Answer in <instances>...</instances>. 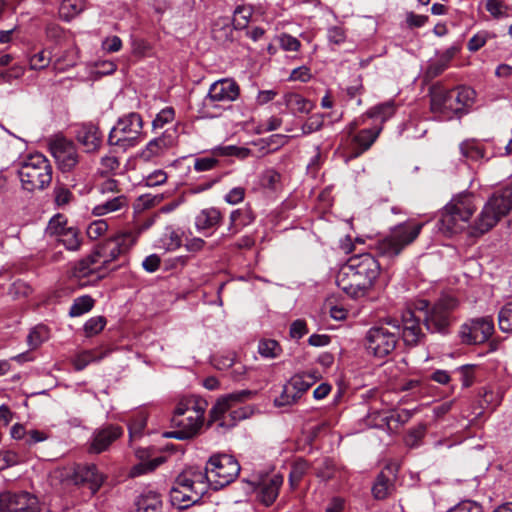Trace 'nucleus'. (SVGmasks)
<instances>
[{
	"label": "nucleus",
	"mask_w": 512,
	"mask_h": 512,
	"mask_svg": "<svg viewBox=\"0 0 512 512\" xmlns=\"http://www.w3.org/2000/svg\"><path fill=\"white\" fill-rule=\"evenodd\" d=\"M491 37V35L487 31H480L476 33L469 41H468V49L470 51H477L481 47H483L487 40Z\"/></svg>",
	"instance_id": "nucleus-61"
},
{
	"label": "nucleus",
	"mask_w": 512,
	"mask_h": 512,
	"mask_svg": "<svg viewBox=\"0 0 512 512\" xmlns=\"http://www.w3.org/2000/svg\"><path fill=\"white\" fill-rule=\"evenodd\" d=\"M253 15V8L249 5H240L234 10L231 20L236 30L245 29Z\"/></svg>",
	"instance_id": "nucleus-34"
},
{
	"label": "nucleus",
	"mask_w": 512,
	"mask_h": 512,
	"mask_svg": "<svg viewBox=\"0 0 512 512\" xmlns=\"http://www.w3.org/2000/svg\"><path fill=\"white\" fill-rule=\"evenodd\" d=\"M486 10L495 18H500L507 15L508 7L501 0H487Z\"/></svg>",
	"instance_id": "nucleus-55"
},
{
	"label": "nucleus",
	"mask_w": 512,
	"mask_h": 512,
	"mask_svg": "<svg viewBox=\"0 0 512 512\" xmlns=\"http://www.w3.org/2000/svg\"><path fill=\"white\" fill-rule=\"evenodd\" d=\"M308 469L309 464L306 460L298 459L294 462L289 473V484L292 489H295L299 485Z\"/></svg>",
	"instance_id": "nucleus-38"
},
{
	"label": "nucleus",
	"mask_w": 512,
	"mask_h": 512,
	"mask_svg": "<svg viewBox=\"0 0 512 512\" xmlns=\"http://www.w3.org/2000/svg\"><path fill=\"white\" fill-rule=\"evenodd\" d=\"M475 210L474 196L471 193H461L444 207L440 222L446 230L457 232L463 228V224L470 219Z\"/></svg>",
	"instance_id": "nucleus-9"
},
{
	"label": "nucleus",
	"mask_w": 512,
	"mask_h": 512,
	"mask_svg": "<svg viewBox=\"0 0 512 512\" xmlns=\"http://www.w3.org/2000/svg\"><path fill=\"white\" fill-rule=\"evenodd\" d=\"M278 104L285 105L292 114L302 113L308 114L315 107L314 103L309 99L304 98L300 94L289 92L286 93L281 102Z\"/></svg>",
	"instance_id": "nucleus-26"
},
{
	"label": "nucleus",
	"mask_w": 512,
	"mask_h": 512,
	"mask_svg": "<svg viewBox=\"0 0 512 512\" xmlns=\"http://www.w3.org/2000/svg\"><path fill=\"white\" fill-rule=\"evenodd\" d=\"M288 382L292 386L294 393L300 397L312 386L301 373L292 376Z\"/></svg>",
	"instance_id": "nucleus-54"
},
{
	"label": "nucleus",
	"mask_w": 512,
	"mask_h": 512,
	"mask_svg": "<svg viewBox=\"0 0 512 512\" xmlns=\"http://www.w3.org/2000/svg\"><path fill=\"white\" fill-rule=\"evenodd\" d=\"M278 44L285 51H297L300 47V41L289 35V34H281L277 37Z\"/></svg>",
	"instance_id": "nucleus-59"
},
{
	"label": "nucleus",
	"mask_w": 512,
	"mask_h": 512,
	"mask_svg": "<svg viewBox=\"0 0 512 512\" xmlns=\"http://www.w3.org/2000/svg\"><path fill=\"white\" fill-rule=\"evenodd\" d=\"M128 208V200L124 195L114 197L113 199L107 200L102 204L96 205L92 213L95 216H104L108 213L116 212L122 209Z\"/></svg>",
	"instance_id": "nucleus-33"
},
{
	"label": "nucleus",
	"mask_w": 512,
	"mask_h": 512,
	"mask_svg": "<svg viewBox=\"0 0 512 512\" xmlns=\"http://www.w3.org/2000/svg\"><path fill=\"white\" fill-rule=\"evenodd\" d=\"M175 112L171 107L162 109L152 122L153 129L163 128L165 124L171 123L174 120Z\"/></svg>",
	"instance_id": "nucleus-52"
},
{
	"label": "nucleus",
	"mask_w": 512,
	"mask_h": 512,
	"mask_svg": "<svg viewBox=\"0 0 512 512\" xmlns=\"http://www.w3.org/2000/svg\"><path fill=\"white\" fill-rule=\"evenodd\" d=\"M103 355H96L94 351H83L75 356L73 365L75 370L81 371L90 363L100 361Z\"/></svg>",
	"instance_id": "nucleus-48"
},
{
	"label": "nucleus",
	"mask_w": 512,
	"mask_h": 512,
	"mask_svg": "<svg viewBox=\"0 0 512 512\" xmlns=\"http://www.w3.org/2000/svg\"><path fill=\"white\" fill-rule=\"evenodd\" d=\"M62 475L74 485L88 486L92 494H95L104 481L95 464L77 465L73 470L65 471Z\"/></svg>",
	"instance_id": "nucleus-17"
},
{
	"label": "nucleus",
	"mask_w": 512,
	"mask_h": 512,
	"mask_svg": "<svg viewBox=\"0 0 512 512\" xmlns=\"http://www.w3.org/2000/svg\"><path fill=\"white\" fill-rule=\"evenodd\" d=\"M106 325V319L103 316L92 317L86 321L84 331L87 336L96 335L101 332Z\"/></svg>",
	"instance_id": "nucleus-51"
},
{
	"label": "nucleus",
	"mask_w": 512,
	"mask_h": 512,
	"mask_svg": "<svg viewBox=\"0 0 512 512\" xmlns=\"http://www.w3.org/2000/svg\"><path fill=\"white\" fill-rule=\"evenodd\" d=\"M49 337L46 326L38 325L34 327L27 336V343L31 349H36Z\"/></svg>",
	"instance_id": "nucleus-43"
},
{
	"label": "nucleus",
	"mask_w": 512,
	"mask_h": 512,
	"mask_svg": "<svg viewBox=\"0 0 512 512\" xmlns=\"http://www.w3.org/2000/svg\"><path fill=\"white\" fill-rule=\"evenodd\" d=\"M204 412L205 409L200 407L197 410H189V413L183 417L173 416L171 420L172 425L178 429L166 432L164 436L179 440H186L194 437L202 425Z\"/></svg>",
	"instance_id": "nucleus-15"
},
{
	"label": "nucleus",
	"mask_w": 512,
	"mask_h": 512,
	"mask_svg": "<svg viewBox=\"0 0 512 512\" xmlns=\"http://www.w3.org/2000/svg\"><path fill=\"white\" fill-rule=\"evenodd\" d=\"M324 124V117L322 114H314L312 115L303 125H302V133L304 135L311 134L313 132L319 131Z\"/></svg>",
	"instance_id": "nucleus-53"
},
{
	"label": "nucleus",
	"mask_w": 512,
	"mask_h": 512,
	"mask_svg": "<svg viewBox=\"0 0 512 512\" xmlns=\"http://www.w3.org/2000/svg\"><path fill=\"white\" fill-rule=\"evenodd\" d=\"M222 215L216 208L203 209L195 218V225L198 230H206L220 224Z\"/></svg>",
	"instance_id": "nucleus-30"
},
{
	"label": "nucleus",
	"mask_w": 512,
	"mask_h": 512,
	"mask_svg": "<svg viewBox=\"0 0 512 512\" xmlns=\"http://www.w3.org/2000/svg\"><path fill=\"white\" fill-rule=\"evenodd\" d=\"M251 390L235 391L220 398L210 410L211 421H220V427H233L240 419L245 418L242 410L229 411L233 404L244 402L253 396Z\"/></svg>",
	"instance_id": "nucleus-11"
},
{
	"label": "nucleus",
	"mask_w": 512,
	"mask_h": 512,
	"mask_svg": "<svg viewBox=\"0 0 512 512\" xmlns=\"http://www.w3.org/2000/svg\"><path fill=\"white\" fill-rule=\"evenodd\" d=\"M160 241L167 251H174L178 249L182 242L180 235L172 227H166Z\"/></svg>",
	"instance_id": "nucleus-44"
},
{
	"label": "nucleus",
	"mask_w": 512,
	"mask_h": 512,
	"mask_svg": "<svg viewBox=\"0 0 512 512\" xmlns=\"http://www.w3.org/2000/svg\"><path fill=\"white\" fill-rule=\"evenodd\" d=\"M200 407L193 399L182 400L177 404L173 416L183 417L189 413V410H197Z\"/></svg>",
	"instance_id": "nucleus-60"
},
{
	"label": "nucleus",
	"mask_w": 512,
	"mask_h": 512,
	"mask_svg": "<svg viewBox=\"0 0 512 512\" xmlns=\"http://www.w3.org/2000/svg\"><path fill=\"white\" fill-rule=\"evenodd\" d=\"M388 326L386 323L375 325L366 332L365 347L375 357L383 358L396 348L398 333Z\"/></svg>",
	"instance_id": "nucleus-14"
},
{
	"label": "nucleus",
	"mask_w": 512,
	"mask_h": 512,
	"mask_svg": "<svg viewBox=\"0 0 512 512\" xmlns=\"http://www.w3.org/2000/svg\"><path fill=\"white\" fill-rule=\"evenodd\" d=\"M423 224L402 223L393 227L389 234L376 243L377 253L394 259L419 236Z\"/></svg>",
	"instance_id": "nucleus-7"
},
{
	"label": "nucleus",
	"mask_w": 512,
	"mask_h": 512,
	"mask_svg": "<svg viewBox=\"0 0 512 512\" xmlns=\"http://www.w3.org/2000/svg\"><path fill=\"white\" fill-rule=\"evenodd\" d=\"M412 417V412L407 409H402L400 411H393L390 415L386 416L383 420L387 423L388 426L391 423L396 424H405Z\"/></svg>",
	"instance_id": "nucleus-56"
},
{
	"label": "nucleus",
	"mask_w": 512,
	"mask_h": 512,
	"mask_svg": "<svg viewBox=\"0 0 512 512\" xmlns=\"http://www.w3.org/2000/svg\"><path fill=\"white\" fill-rule=\"evenodd\" d=\"M312 77L308 66H298L290 74V81L307 82Z\"/></svg>",
	"instance_id": "nucleus-64"
},
{
	"label": "nucleus",
	"mask_w": 512,
	"mask_h": 512,
	"mask_svg": "<svg viewBox=\"0 0 512 512\" xmlns=\"http://www.w3.org/2000/svg\"><path fill=\"white\" fill-rule=\"evenodd\" d=\"M135 506L134 512H161L162 500L157 492L148 490L138 496Z\"/></svg>",
	"instance_id": "nucleus-27"
},
{
	"label": "nucleus",
	"mask_w": 512,
	"mask_h": 512,
	"mask_svg": "<svg viewBox=\"0 0 512 512\" xmlns=\"http://www.w3.org/2000/svg\"><path fill=\"white\" fill-rule=\"evenodd\" d=\"M96 264H100L96 253L93 252L88 257L78 261L71 270V276L75 278H84L94 273L99 267Z\"/></svg>",
	"instance_id": "nucleus-32"
},
{
	"label": "nucleus",
	"mask_w": 512,
	"mask_h": 512,
	"mask_svg": "<svg viewBox=\"0 0 512 512\" xmlns=\"http://www.w3.org/2000/svg\"><path fill=\"white\" fill-rule=\"evenodd\" d=\"M421 322L423 323V317L416 311V304L414 309L403 312L401 321L394 318L386 319V324L394 329L396 333L399 334L401 329V337L407 346H417L426 338L422 331Z\"/></svg>",
	"instance_id": "nucleus-13"
},
{
	"label": "nucleus",
	"mask_w": 512,
	"mask_h": 512,
	"mask_svg": "<svg viewBox=\"0 0 512 512\" xmlns=\"http://www.w3.org/2000/svg\"><path fill=\"white\" fill-rule=\"evenodd\" d=\"M218 164L215 157L197 158L194 162V169L198 172L209 171L214 169Z\"/></svg>",
	"instance_id": "nucleus-62"
},
{
	"label": "nucleus",
	"mask_w": 512,
	"mask_h": 512,
	"mask_svg": "<svg viewBox=\"0 0 512 512\" xmlns=\"http://www.w3.org/2000/svg\"><path fill=\"white\" fill-rule=\"evenodd\" d=\"M0 512H39V501L28 492L0 494Z\"/></svg>",
	"instance_id": "nucleus-18"
},
{
	"label": "nucleus",
	"mask_w": 512,
	"mask_h": 512,
	"mask_svg": "<svg viewBox=\"0 0 512 512\" xmlns=\"http://www.w3.org/2000/svg\"><path fill=\"white\" fill-rule=\"evenodd\" d=\"M22 66H0V83L10 82L12 78H17L22 73Z\"/></svg>",
	"instance_id": "nucleus-63"
},
{
	"label": "nucleus",
	"mask_w": 512,
	"mask_h": 512,
	"mask_svg": "<svg viewBox=\"0 0 512 512\" xmlns=\"http://www.w3.org/2000/svg\"><path fill=\"white\" fill-rule=\"evenodd\" d=\"M258 352L265 358H276L281 353L279 343L272 339H262L258 344Z\"/></svg>",
	"instance_id": "nucleus-41"
},
{
	"label": "nucleus",
	"mask_w": 512,
	"mask_h": 512,
	"mask_svg": "<svg viewBox=\"0 0 512 512\" xmlns=\"http://www.w3.org/2000/svg\"><path fill=\"white\" fill-rule=\"evenodd\" d=\"M143 129L142 117L131 112L119 118L117 124L111 129L108 136V144L123 149L135 146Z\"/></svg>",
	"instance_id": "nucleus-10"
},
{
	"label": "nucleus",
	"mask_w": 512,
	"mask_h": 512,
	"mask_svg": "<svg viewBox=\"0 0 512 512\" xmlns=\"http://www.w3.org/2000/svg\"><path fill=\"white\" fill-rule=\"evenodd\" d=\"M461 154L471 160L482 159L485 155L484 149L475 140H466L460 144Z\"/></svg>",
	"instance_id": "nucleus-39"
},
{
	"label": "nucleus",
	"mask_w": 512,
	"mask_h": 512,
	"mask_svg": "<svg viewBox=\"0 0 512 512\" xmlns=\"http://www.w3.org/2000/svg\"><path fill=\"white\" fill-rule=\"evenodd\" d=\"M498 324L502 332L512 333V301L506 303L498 313Z\"/></svg>",
	"instance_id": "nucleus-45"
},
{
	"label": "nucleus",
	"mask_w": 512,
	"mask_h": 512,
	"mask_svg": "<svg viewBox=\"0 0 512 512\" xmlns=\"http://www.w3.org/2000/svg\"><path fill=\"white\" fill-rule=\"evenodd\" d=\"M54 203L57 207L62 208L68 205L74 198L73 193L64 184H56L53 190Z\"/></svg>",
	"instance_id": "nucleus-47"
},
{
	"label": "nucleus",
	"mask_w": 512,
	"mask_h": 512,
	"mask_svg": "<svg viewBox=\"0 0 512 512\" xmlns=\"http://www.w3.org/2000/svg\"><path fill=\"white\" fill-rule=\"evenodd\" d=\"M512 209V184L494 193L471 226V234L480 236L492 229Z\"/></svg>",
	"instance_id": "nucleus-6"
},
{
	"label": "nucleus",
	"mask_w": 512,
	"mask_h": 512,
	"mask_svg": "<svg viewBox=\"0 0 512 512\" xmlns=\"http://www.w3.org/2000/svg\"><path fill=\"white\" fill-rule=\"evenodd\" d=\"M18 176L23 190L30 193L41 192L52 182L53 167L43 154H30L20 163Z\"/></svg>",
	"instance_id": "nucleus-5"
},
{
	"label": "nucleus",
	"mask_w": 512,
	"mask_h": 512,
	"mask_svg": "<svg viewBox=\"0 0 512 512\" xmlns=\"http://www.w3.org/2000/svg\"><path fill=\"white\" fill-rule=\"evenodd\" d=\"M446 512H483V507L476 501L465 500L450 508Z\"/></svg>",
	"instance_id": "nucleus-57"
},
{
	"label": "nucleus",
	"mask_w": 512,
	"mask_h": 512,
	"mask_svg": "<svg viewBox=\"0 0 512 512\" xmlns=\"http://www.w3.org/2000/svg\"><path fill=\"white\" fill-rule=\"evenodd\" d=\"M94 306V299L89 295H83L77 297L70 309L69 316L70 317H79L87 312H89Z\"/></svg>",
	"instance_id": "nucleus-35"
},
{
	"label": "nucleus",
	"mask_w": 512,
	"mask_h": 512,
	"mask_svg": "<svg viewBox=\"0 0 512 512\" xmlns=\"http://www.w3.org/2000/svg\"><path fill=\"white\" fill-rule=\"evenodd\" d=\"M123 429L120 426L108 425L101 429H97L93 433L89 451L99 454L109 448V446L121 437Z\"/></svg>",
	"instance_id": "nucleus-22"
},
{
	"label": "nucleus",
	"mask_w": 512,
	"mask_h": 512,
	"mask_svg": "<svg viewBox=\"0 0 512 512\" xmlns=\"http://www.w3.org/2000/svg\"><path fill=\"white\" fill-rule=\"evenodd\" d=\"M146 424L147 417L143 412L135 414L128 425L130 439L132 440L141 437Z\"/></svg>",
	"instance_id": "nucleus-42"
},
{
	"label": "nucleus",
	"mask_w": 512,
	"mask_h": 512,
	"mask_svg": "<svg viewBox=\"0 0 512 512\" xmlns=\"http://www.w3.org/2000/svg\"><path fill=\"white\" fill-rule=\"evenodd\" d=\"M234 29L229 17H219L213 21L211 35L217 43L225 45L233 41Z\"/></svg>",
	"instance_id": "nucleus-25"
},
{
	"label": "nucleus",
	"mask_w": 512,
	"mask_h": 512,
	"mask_svg": "<svg viewBox=\"0 0 512 512\" xmlns=\"http://www.w3.org/2000/svg\"><path fill=\"white\" fill-rule=\"evenodd\" d=\"M204 478L197 467L185 469L177 476L170 489L171 504L179 509H185L200 501L208 490V485L203 482Z\"/></svg>",
	"instance_id": "nucleus-4"
},
{
	"label": "nucleus",
	"mask_w": 512,
	"mask_h": 512,
	"mask_svg": "<svg viewBox=\"0 0 512 512\" xmlns=\"http://www.w3.org/2000/svg\"><path fill=\"white\" fill-rule=\"evenodd\" d=\"M239 95L238 85L230 79H221L214 82L209 89L205 104L213 105L216 102H231Z\"/></svg>",
	"instance_id": "nucleus-20"
},
{
	"label": "nucleus",
	"mask_w": 512,
	"mask_h": 512,
	"mask_svg": "<svg viewBox=\"0 0 512 512\" xmlns=\"http://www.w3.org/2000/svg\"><path fill=\"white\" fill-rule=\"evenodd\" d=\"M380 274V264L370 253L351 256L340 268L336 283L349 297L359 299L369 294Z\"/></svg>",
	"instance_id": "nucleus-1"
},
{
	"label": "nucleus",
	"mask_w": 512,
	"mask_h": 512,
	"mask_svg": "<svg viewBox=\"0 0 512 512\" xmlns=\"http://www.w3.org/2000/svg\"><path fill=\"white\" fill-rule=\"evenodd\" d=\"M282 484L283 477L279 474L273 475L268 481L264 482L259 491L261 502L266 506L271 505L276 500Z\"/></svg>",
	"instance_id": "nucleus-28"
},
{
	"label": "nucleus",
	"mask_w": 512,
	"mask_h": 512,
	"mask_svg": "<svg viewBox=\"0 0 512 512\" xmlns=\"http://www.w3.org/2000/svg\"><path fill=\"white\" fill-rule=\"evenodd\" d=\"M461 338L466 344H481L494 333V322L489 316L471 320L461 327Z\"/></svg>",
	"instance_id": "nucleus-19"
},
{
	"label": "nucleus",
	"mask_w": 512,
	"mask_h": 512,
	"mask_svg": "<svg viewBox=\"0 0 512 512\" xmlns=\"http://www.w3.org/2000/svg\"><path fill=\"white\" fill-rule=\"evenodd\" d=\"M240 472L238 461L230 455L219 454L209 458L205 470L201 474L205 477L203 482L212 486L215 490L220 489L235 480Z\"/></svg>",
	"instance_id": "nucleus-8"
},
{
	"label": "nucleus",
	"mask_w": 512,
	"mask_h": 512,
	"mask_svg": "<svg viewBox=\"0 0 512 512\" xmlns=\"http://www.w3.org/2000/svg\"><path fill=\"white\" fill-rule=\"evenodd\" d=\"M255 216L250 208L236 209L230 214V223L228 231L230 235L237 234L242 228L250 225Z\"/></svg>",
	"instance_id": "nucleus-29"
},
{
	"label": "nucleus",
	"mask_w": 512,
	"mask_h": 512,
	"mask_svg": "<svg viewBox=\"0 0 512 512\" xmlns=\"http://www.w3.org/2000/svg\"><path fill=\"white\" fill-rule=\"evenodd\" d=\"M430 109L445 118L466 113L475 101L476 92L466 86L445 90L440 83H435L429 88Z\"/></svg>",
	"instance_id": "nucleus-2"
},
{
	"label": "nucleus",
	"mask_w": 512,
	"mask_h": 512,
	"mask_svg": "<svg viewBox=\"0 0 512 512\" xmlns=\"http://www.w3.org/2000/svg\"><path fill=\"white\" fill-rule=\"evenodd\" d=\"M108 230V224L105 220H96L87 227V235L90 239H97L104 235Z\"/></svg>",
	"instance_id": "nucleus-58"
},
{
	"label": "nucleus",
	"mask_w": 512,
	"mask_h": 512,
	"mask_svg": "<svg viewBox=\"0 0 512 512\" xmlns=\"http://www.w3.org/2000/svg\"><path fill=\"white\" fill-rule=\"evenodd\" d=\"M59 242H61L68 250H78L81 244L79 237V230L75 227H68L63 233L58 236Z\"/></svg>",
	"instance_id": "nucleus-37"
},
{
	"label": "nucleus",
	"mask_w": 512,
	"mask_h": 512,
	"mask_svg": "<svg viewBox=\"0 0 512 512\" xmlns=\"http://www.w3.org/2000/svg\"><path fill=\"white\" fill-rule=\"evenodd\" d=\"M76 138L85 147L86 152L97 151L102 143V133L93 123L79 125L76 130Z\"/></svg>",
	"instance_id": "nucleus-23"
},
{
	"label": "nucleus",
	"mask_w": 512,
	"mask_h": 512,
	"mask_svg": "<svg viewBox=\"0 0 512 512\" xmlns=\"http://www.w3.org/2000/svg\"><path fill=\"white\" fill-rule=\"evenodd\" d=\"M300 399V396L294 393L292 386L287 382L283 386L282 393L279 397L275 398L274 404L277 407L289 406L296 403Z\"/></svg>",
	"instance_id": "nucleus-49"
},
{
	"label": "nucleus",
	"mask_w": 512,
	"mask_h": 512,
	"mask_svg": "<svg viewBox=\"0 0 512 512\" xmlns=\"http://www.w3.org/2000/svg\"><path fill=\"white\" fill-rule=\"evenodd\" d=\"M176 142L174 130H165L161 136L152 139L146 147L141 151L140 158L148 162L154 157L162 155L167 149L172 147Z\"/></svg>",
	"instance_id": "nucleus-21"
},
{
	"label": "nucleus",
	"mask_w": 512,
	"mask_h": 512,
	"mask_svg": "<svg viewBox=\"0 0 512 512\" xmlns=\"http://www.w3.org/2000/svg\"><path fill=\"white\" fill-rule=\"evenodd\" d=\"M212 153L216 156H235L239 159H245L251 154V150L245 147L229 145L216 147Z\"/></svg>",
	"instance_id": "nucleus-40"
},
{
	"label": "nucleus",
	"mask_w": 512,
	"mask_h": 512,
	"mask_svg": "<svg viewBox=\"0 0 512 512\" xmlns=\"http://www.w3.org/2000/svg\"><path fill=\"white\" fill-rule=\"evenodd\" d=\"M66 223L67 220L65 216L62 214H57L54 217H52L49 221L48 226L46 228V233L51 236L58 237L61 233L68 229V227H66Z\"/></svg>",
	"instance_id": "nucleus-50"
},
{
	"label": "nucleus",
	"mask_w": 512,
	"mask_h": 512,
	"mask_svg": "<svg viewBox=\"0 0 512 512\" xmlns=\"http://www.w3.org/2000/svg\"><path fill=\"white\" fill-rule=\"evenodd\" d=\"M49 149L63 173L72 171L78 165L79 154L72 141L58 137L50 142Z\"/></svg>",
	"instance_id": "nucleus-16"
},
{
	"label": "nucleus",
	"mask_w": 512,
	"mask_h": 512,
	"mask_svg": "<svg viewBox=\"0 0 512 512\" xmlns=\"http://www.w3.org/2000/svg\"><path fill=\"white\" fill-rule=\"evenodd\" d=\"M381 128L362 129L357 132L351 141L350 159L358 158L365 151L370 149L380 134Z\"/></svg>",
	"instance_id": "nucleus-24"
},
{
	"label": "nucleus",
	"mask_w": 512,
	"mask_h": 512,
	"mask_svg": "<svg viewBox=\"0 0 512 512\" xmlns=\"http://www.w3.org/2000/svg\"><path fill=\"white\" fill-rule=\"evenodd\" d=\"M84 9L82 0H63L60 5L59 13L60 16L69 21L77 16Z\"/></svg>",
	"instance_id": "nucleus-36"
},
{
	"label": "nucleus",
	"mask_w": 512,
	"mask_h": 512,
	"mask_svg": "<svg viewBox=\"0 0 512 512\" xmlns=\"http://www.w3.org/2000/svg\"><path fill=\"white\" fill-rule=\"evenodd\" d=\"M394 490V482L393 480L385 474L384 471H381L372 486V495L376 500H384L386 499Z\"/></svg>",
	"instance_id": "nucleus-31"
},
{
	"label": "nucleus",
	"mask_w": 512,
	"mask_h": 512,
	"mask_svg": "<svg viewBox=\"0 0 512 512\" xmlns=\"http://www.w3.org/2000/svg\"><path fill=\"white\" fill-rule=\"evenodd\" d=\"M394 113L395 105L392 101H389L371 108L368 112V115L372 118L380 119L381 122H384Z\"/></svg>",
	"instance_id": "nucleus-46"
},
{
	"label": "nucleus",
	"mask_w": 512,
	"mask_h": 512,
	"mask_svg": "<svg viewBox=\"0 0 512 512\" xmlns=\"http://www.w3.org/2000/svg\"><path fill=\"white\" fill-rule=\"evenodd\" d=\"M139 232H121L100 243L94 252L100 261L99 267H107L109 263L126 254L136 243Z\"/></svg>",
	"instance_id": "nucleus-12"
},
{
	"label": "nucleus",
	"mask_w": 512,
	"mask_h": 512,
	"mask_svg": "<svg viewBox=\"0 0 512 512\" xmlns=\"http://www.w3.org/2000/svg\"><path fill=\"white\" fill-rule=\"evenodd\" d=\"M459 302L452 295H442L435 302L427 300L416 302V311L423 317V325L430 333L446 335L456 320L454 312Z\"/></svg>",
	"instance_id": "nucleus-3"
}]
</instances>
